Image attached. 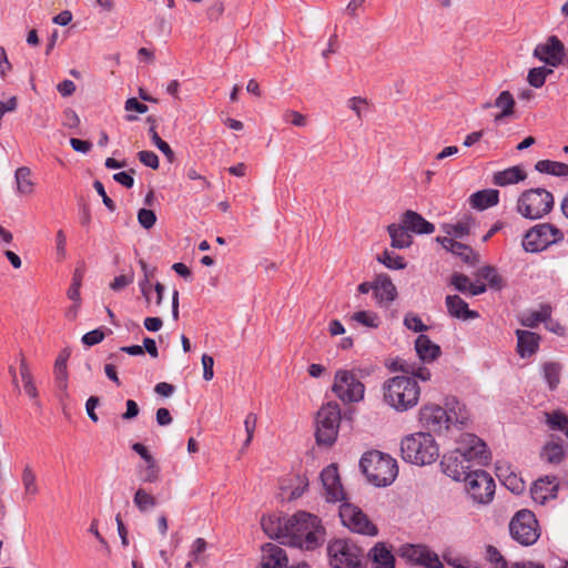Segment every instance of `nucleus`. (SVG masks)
<instances>
[{"label": "nucleus", "mask_w": 568, "mask_h": 568, "mask_svg": "<svg viewBox=\"0 0 568 568\" xmlns=\"http://www.w3.org/2000/svg\"><path fill=\"white\" fill-rule=\"evenodd\" d=\"M541 458L549 464H559L564 459L562 446L557 443H549L541 450Z\"/></svg>", "instance_id": "obj_38"}, {"label": "nucleus", "mask_w": 568, "mask_h": 568, "mask_svg": "<svg viewBox=\"0 0 568 568\" xmlns=\"http://www.w3.org/2000/svg\"><path fill=\"white\" fill-rule=\"evenodd\" d=\"M286 519L287 517H280L276 515L264 516L261 520V526L270 538L276 539L284 545Z\"/></svg>", "instance_id": "obj_20"}, {"label": "nucleus", "mask_w": 568, "mask_h": 568, "mask_svg": "<svg viewBox=\"0 0 568 568\" xmlns=\"http://www.w3.org/2000/svg\"><path fill=\"white\" fill-rule=\"evenodd\" d=\"M21 483L27 496L34 497L39 494L40 489L37 481V475L30 464L24 465L22 469Z\"/></svg>", "instance_id": "obj_35"}, {"label": "nucleus", "mask_w": 568, "mask_h": 568, "mask_svg": "<svg viewBox=\"0 0 568 568\" xmlns=\"http://www.w3.org/2000/svg\"><path fill=\"white\" fill-rule=\"evenodd\" d=\"M285 551L276 545L267 544L263 549V568H285L287 566Z\"/></svg>", "instance_id": "obj_25"}, {"label": "nucleus", "mask_w": 568, "mask_h": 568, "mask_svg": "<svg viewBox=\"0 0 568 568\" xmlns=\"http://www.w3.org/2000/svg\"><path fill=\"white\" fill-rule=\"evenodd\" d=\"M105 337L103 328H95L93 331H90L85 333L81 341L87 346H94L99 343H101Z\"/></svg>", "instance_id": "obj_54"}, {"label": "nucleus", "mask_w": 568, "mask_h": 568, "mask_svg": "<svg viewBox=\"0 0 568 568\" xmlns=\"http://www.w3.org/2000/svg\"><path fill=\"white\" fill-rule=\"evenodd\" d=\"M552 206V194L542 187L530 189L523 192L517 201L518 213L530 220L542 217L551 211Z\"/></svg>", "instance_id": "obj_7"}, {"label": "nucleus", "mask_w": 568, "mask_h": 568, "mask_svg": "<svg viewBox=\"0 0 568 568\" xmlns=\"http://www.w3.org/2000/svg\"><path fill=\"white\" fill-rule=\"evenodd\" d=\"M201 361L203 365V378L205 381H211L214 377V359L212 356L203 354Z\"/></svg>", "instance_id": "obj_60"}, {"label": "nucleus", "mask_w": 568, "mask_h": 568, "mask_svg": "<svg viewBox=\"0 0 568 568\" xmlns=\"http://www.w3.org/2000/svg\"><path fill=\"white\" fill-rule=\"evenodd\" d=\"M134 281V273L131 272L129 274L118 275L110 283V288L114 292H120L124 290L126 286L132 284Z\"/></svg>", "instance_id": "obj_53"}, {"label": "nucleus", "mask_w": 568, "mask_h": 568, "mask_svg": "<svg viewBox=\"0 0 568 568\" xmlns=\"http://www.w3.org/2000/svg\"><path fill=\"white\" fill-rule=\"evenodd\" d=\"M447 312L452 317L460 320L477 318L479 314L468 308V304L458 295H447L445 298Z\"/></svg>", "instance_id": "obj_23"}, {"label": "nucleus", "mask_w": 568, "mask_h": 568, "mask_svg": "<svg viewBox=\"0 0 568 568\" xmlns=\"http://www.w3.org/2000/svg\"><path fill=\"white\" fill-rule=\"evenodd\" d=\"M549 315H550V313L547 308H542L540 311H534V312L529 313L528 315H526L523 318L521 323L525 326L535 327L539 323L545 322Z\"/></svg>", "instance_id": "obj_48"}, {"label": "nucleus", "mask_w": 568, "mask_h": 568, "mask_svg": "<svg viewBox=\"0 0 568 568\" xmlns=\"http://www.w3.org/2000/svg\"><path fill=\"white\" fill-rule=\"evenodd\" d=\"M284 545L314 550L325 540V528L322 520L307 511H297L286 519Z\"/></svg>", "instance_id": "obj_2"}, {"label": "nucleus", "mask_w": 568, "mask_h": 568, "mask_svg": "<svg viewBox=\"0 0 568 568\" xmlns=\"http://www.w3.org/2000/svg\"><path fill=\"white\" fill-rule=\"evenodd\" d=\"M69 358V353L67 351L61 352L55 362H54V379L57 387L61 392H67L68 389V369L67 363Z\"/></svg>", "instance_id": "obj_30"}, {"label": "nucleus", "mask_w": 568, "mask_h": 568, "mask_svg": "<svg viewBox=\"0 0 568 568\" xmlns=\"http://www.w3.org/2000/svg\"><path fill=\"white\" fill-rule=\"evenodd\" d=\"M373 290L379 305L389 304L397 295L396 287L387 275H378Z\"/></svg>", "instance_id": "obj_21"}, {"label": "nucleus", "mask_w": 568, "mask_h": 568, "mask_svg": "<svg viewBox=\"0 0 568 568\" xmlns=\"http://www.w3.org/2000/svg\"><path fill=\"white\" fill-rule=\"evenodd\" d=\"M394 366V369L400 371L404 375H407L415 381L419 379L422 382H428L432 378L430 371L425 366H416L415 364H409L407 362H402L398 366L397 363H395Z\"/></svg>", "instance_id": "obj_33"}, {"label": "nucleus", "mask_w": 568, "mask_h": 568, "mask_svg": "<svg viewBox=\"0 0 568 568\" xmlns=\"http://www.w3.org/2000/svg\"><path fill=\"white\" fill-rule=\"evenodd\" d=\"M559 480L556 476L538 478L530 488L531 498L535 503L545 505L548 500L557 498Z\"/></svg>", "instance_id": "obj_16"}, {"label": "nucleus", "mask_w": 568, "mask_h": 568, "mask_svg": "<svg viewBox=\"0 0 568 568\" xmlns=\"http://www.w3.org/2000/svg\"><path fill=\"white\" fill-rule=\"evenodd\" d=\"M80 124V118L72 109H67L63 112V125L69 129H77Z\"/></svg>", "instance_id": "obj_61"}, {"label": "nucleus", "mask_w": 568, "mask_h": 568, "mask_svg": "<svg viewBox=\"0 0 568 568\" xmlns=\"http://www.w3.org/2000/svg\"><path fill=\"white\" fill-rule=\"evenodd\" d=\"M388 234L392 240V246L395 248H406L412 245V236L408 233L407 227L400 222V224H390L387 227Z\"/></svg>", "instance_id": "obj_29"}, {"label": "nucleus", "mask_w": 568, "mask_h": 568, "mask_svg": "<svg viewBox=\"0 0 568 568\" xmlns=\"http://www.w3.org/2000/svg\"><path fill=\"white\" fill-rule=\"evenodd\" d=\"M341 423V408L335 402L323 405L316 415V442L331 446L337 438Z\"/></svg>", "instance_id": "obj_8"}, {"label": "nucleus", "mask_w": 568, "mask_h": 568, "mask_svg": "<svg viewBox=\"0 0 568 568\" xmlns=\"http://www.w3.org/2000/svg\"><path fill=\"white\" fill-rule=\"evenodd\" d=\"M206 541L203 538H196L191 547L189 556L193 559L195 562L201 561V555L206 550Z\"/></svg>", "instance_id": "obj_57"}, {"label": "nucleus", "mask_w": 568, "mask_h": 568, "mask_svg": "<svg viewBox=\"0 0 568 568\" xmlns=\"http://www.w3.org/2000/svg\"><path fill=\"white\" fill-rule=\"evenodd\" d=\"M550 73H552V70L545 67L532 68L528 72L527 80L531 87L540 88L544 85L547 75Z\"/></svg>", "instance_id": "obj_43"}, {"label": "nucleus", "mask_w": 568, "mask_h": 568, "mask_svg": "<svg viewBox=\"0 0 568 568\" xmlns=\"http://www.w3.org/2000/svg\"><path fill=\"white\" fill-rule=\"evenodd\" d=\"M339 517L342 524L354 532L366 536H376L378 534L376 525L369 520L367 515L359 507L351 503L344 500L341 504Z\"/></svg>", "instance_id": "obj_13"}, {"label": "nucleus", "mask_w": 568, "mask_h": 568, "mask_svg": "<svg viewBox=\"0 0 568 568\" xmlns=\"http://www.w3.org/2000/svg\"><path fill=\"white\" fill-rule=\"evenodd\" d=\"M419 423L427 433L443 434L452 426H464L469 419V414L465 405L456 402V406L446 410L436 404H426L419 409Z\"/></svg>", "instance_id": "obj_3"}, {"label": "nucleus", "mask_w": 568, "mask_h": 568, "mask_svg": "<svg viewBox=\"0 0 568 568\" xmlns=\"http://www.w3.org/2000/svg\"><path fill=\"white\" fill-rule=\"evenodd\" d=\"M471 224L473 220L470 217H466L456 224L447 225L446 233L453 237L462 239L469 234Z\"/></svg>", "instance_id": "obj_42"}, {"label": "nucleus", "mask_w": 568, "mask_h": 568, "mask_svg": "<svg viewBox=\"0 0 568 568\" xmlns=\"http://www.w3.org/2000/svg\"><path fill=\"white\" fill-rule=\"evenodd\" d=\"M138 221L143 229L150 230L156 222V215L152 210L140 209L138 212Z\"/></svg>", "instance_id": "obj_52"}, {"label": "nucleus", "mask_w": 568, "mask_h": 568, "mask_svg": "<svg viewBox=\"0 0 568 568\" xmlns=\"http://www.w3.org/2000/svg\"><path fill=\"white\" fill-rule=\"evenodd\" d=\"M544 377L549 388L555 389L560 382V366L556 363H546L544 365Z\"/></svg>", "instance_id": "obj_44"}, {"label": "nucleus", "mask_w": 568, "mask_h": 568, "mask_svg": "<svg viewBox=\"0 0 568 568\" xmlns=\"http://www.w3.org/2000/svg\"><path fill=\"white\" fill-rule=\"evenodd\" d=\"M374 568H394L395 558L383 542L376 544L368 554Z\"/></svg>", "instance_id": "obj_27"}, {"label": "nucleus", "mask_w": 568, "mask_h": 568, "mask_svg": "<svg viewBox=\"0 0 568 568\" xmlns=\"http://www.w3.org/2000/svg\"><path fill=\"white\" fill-rule=\"evenodd\" d=\"M511 537L523 546L534 545L539 536L538 521L532 511L523 509L516 513L509 524Z\"/></svg>", "instance_id": "obj_12"}, {"label": "nucleus", "mask_w": 568, "mask_h": 568, "mask_svg": "<svg viewBox=\"0 0 568 568\" xmlns=\"http://www.w3.org/2000/svg\"><path fill=\"white\" fill-rule=\"evenodd\" d=\"M152 142L166 156L169 162H173L174 152L172 151L171 146L159 136L158 133H154V136H152Z\"/></svg>", "instance_id": "obj_59"}, {"label": "nucleus", "mask_w": 568, "mask_h": 568, "mask_svg": "<svg viewBox=\"0 0 568 568\" xmlns=\"http://www.w3.org/2000/svg\"><path fill=\"white\" fill-rule=\"evenodd\" d=\"M321 479L325 489L327 501L336 503L344 501L346 499L336 466L329 465L324 468L321 473Z\"/></svg>", "instance_id": "obj_17"}, {"label": "nucleus", "mask_w": 568, "mask_h": 568, "mask_svg": "<svg viewBox=\"0 0 568 568\" xmlns=\"http://www.w3.org/2000/svg\"><path fill=\"white\" fill-rule=\"evenodd\" d=\"M517 352L520 357H530L539 347V336L530 331L517 329Z\"/></svg>", "instance_id": "obj_24"}, {"label": "nucleus", "mask_w": 568, "mask_h": 568, "mask_svg": "<svg viewBox=\"0 0 568 568\" xmlns=\"http://www.w3.org/2000/svg\"><path fill=\"white\" fill-rule=\"evenodd\" d=\"M564 240L561 230L550 223L532 226L524 236L523 247L527 252L537 253Z\"/></svg>", "instance_id": "obj_10"}, {"label": "nucleus", "mask_w": 568, "mask_h": 568, "mask_svg": "<svg viewBox=\"0 0 568 568\" xmlns=\"http://www.w3.org/2000/svg\"><path fill=\"white\" fill-rule=\"evenodd\" d=\"M93 186L98 194L102 197L104 205L113 212L115 210V203L108 196L103 184L100 181H94Z\"/></svg>", "instance_id": "obj_62"}, {"label": "nucleus", "mask_w": 568, "mask_h": 568, "mask_svg": "<svg viewBox=\"0 0 568 568\" xmlns=\"http://www.w3.org/2000/svg\"><path fill=\"white\" fill-rule=\"evenodd\" d=\"M526 173L519 166H511L504 171L496 172L493 176V183L498 186L516 184L526 179Z\"/></svg>", "instance_id": "obj_28"}, {"label": "nucleus", "mask_w": 568, "mask_h": 568, "mask_svg": "<svg viewBox=\"0 0 568 568\" xmlns=\"http://www.w3.org/2000/svg\"><path fill=\"white\" fill-rule=\"evenodd\" d=\"M256 423H257V416L254 413H248L244 419V428H245V433H246V439L243 443L242 449H245L250 446V444L253 439V436H254Z\"/></svg>", "instance_id": "obj_49"}, {"label": "nucleus", "mask_w": 568, "mask_h": 568, "mask_svg": "<svg viewBox=\"0 0 568 568\" xmlns=\"http://www.w3.org/2000/svg\"><path fill=\"white\" fill-rule=\"evenodd\" d=\"M328 556L333 568H362L364 555L353 541L336 539L328 545Z\"/></svg>", "instance_id": "obj_11"}, {"label": "nucleus", "mask_w": 568, "mask_h": 568, "mask_svg": "<svg viewBox=\"0 0 568 568\" xmlns=\"http://www.w3.org/2000/svg\"><path fill=\"white\" fill-rule=\"evenodd\" d=\"M478 276L488 281L490 287L499 290L503 286V280L495 267L484 266L479 268Z\"/></svg>", "instance_id": "obj_45"}, {"label": "nucleus", "mask_w": 568, "mask_h": 568, "mask_svg": "<svg viewBox=\"0 0 568 568\" xmlns=\"http://www.w3.org/2000/svg\"><path fill=\"white\" fill-rule=\"evenodd\" d=\"M384 402L403 413L414 408L420 396L418 382L407 375H398L386 379L382 387Z\"/></svg>", "instance_id": "obj_4"}, {"label": "nucleus", "mask_w": 568, "mask_h": 568, "mask_svg": "<svg viewBox=\"0 0 568 568\" xmlns=\"http://www.w3.org/2000/svg\"><path fill=\"white\" fill-rule=\"evenodd\" d=\"M449 252L458 255L464 262L474 264L478 261V255L474 252V250L460 242H457Z\"/></svg>", "instance_id": "obj_46"}, {"label": "nucleus", "mask_w": 568, "mask_h": 568, "mask_svg": "<svg viewBox=\"0 0 568 568\" xmlns=\"http://www.w3.org/2000/svg\"><path fill=\"white\" fill-rule=\"evenodd\" d=\"M332 390L345 404L358 403L364 398L365 386L354 371L338 369Z\"/></svg>", "instance_id": "obj_9"}, {"label": "nucleus", "mask_w": 568, "mask_h": 568, "mask_svg": "<svg viewBox=\"0 0 568 568\" xmlns=\"http://www.w3.org/2000/svg\"><path fill=\"white\" fill-rule=\"evenodd\" d=\"M347 106L356 114L358 119H362L363 114L368 108V101L362 97H353L347 100Z\"/></svg>", "instance_id": "obj_51"}, {"label": "nucleus", "mask_w": 568, "mask_h": 568, "mask_svg": "<svg viewBox=\"0 0 568 568\" xmlns=\"http://www.w3.org/2000/svg\"><path fill=\"white\" fill-rule=\"evenodd\" d=\"M494 105L500 109V112L494 116L496 123L500 122L505 116H509L514 113L515 99L509 91H503L496 98Z\"/></svg>", "instance_id": "obj_31"}, {"label": "nucleus", "mask_w": 568, "mask_h": 568, "mask_svg": "<svg viewBox=\"0 0 568 568\" xmlns=\"http://www.w3.org/2000/svg\"><path fill=\"white\" fill-rule=\"evenodd\" d=\"M400 453L405 462L418 466L433 464L439 456L433 435L424 432L405 436L400 443Z\"/></svg>", "instance_id": "obj_5"}, {"label": "nucleus", "mask_w": 568, "mask_h": 568, "mask_svg": "<svg viewBox=\"0 0 568 568\" xmlns=\"http://www.w3.org/2000/svg\"><path fill=\"white\" fill-rule=\"evenodd\" d=\"M359 466L368 481L376 487L390 485L398 474V466L394 458L378 450L364 454Z\"/></svg>", "instance_id": "obj_6"}, {"label": "nucleus", "mask_w": 568, "mask_h": 568, "mask_svg": "<svg viewBox=\"0 0 568 568\" xmlns=\"http://www.w3.org/2000/svg\"><path fill=\"white\" fill-rule=\"evenodd\" d=\"M415 351L418 358L424 363L434 362L442 354L439 345L432 342L430 338L424 334H420L416 338Z\"/></svg>", "instance_id": "obj_22"}, {"label": "nucleus", "mask_w": 568, "mask_h": 568, "mask_svg": "<svg viewBox=\"0 0 568 568\" xmlns=\"http://www.w3.org/2000/svg\"><path fill=\"white\" fill-rule=\"evenodd\" d=\"M400 222L409 232L416 234H432L435 231L433 223L426 221L419 213L407 210L400 217Z\"/></svg>", "instance_id": "obj_18"}, {"label": "nucleus", "mask_w": 568, "mask_h": 568, "mask_svg": "<svg viewBox=\"0 0 568 568\" xmlns=\"http://www.w3.org/2000/svg\"><path fill=\"white\" fill-rule=\"evenodd\" d=\"M133 503L141 513H145L156 506V498L143 488H139L133 497Z\"/></svg>", "instance_id": "obj_37"}, {"label": "nucleus", "mask_w": 568, "mask_h": 568, "mask_svg": "<svg viewBox=\"0 0 568 568\" xmlns=\"http://www.w3.org/2000/svg\"><path fill=\"white\" fill-rule=\"evenodd\" d=\"M284 119L285 121L291 122L295 126H304L306 124L305 116L297 111H286L284 114Z\"/></svg>", "instance_id": "obj_63"}, {"label": "nucleus", "mask_w": 568, "mask_h": 568, "mask_svg": "<svg viewBox=\"0 0 568 568\" xmlns=\"http://www.w3.org/2000/svg\"><path fill=\"white\" fill-rule=\"evenodd\" d=\"M55 252L59 261L67 256V236L63 230H59L55 235Z\"/></svg>", "instance_id": "obj_56"}, {"label": "nucleus", "mask_w": 568, "mask_h": 568, "mask_svg": "<svg viewBox=\"0 0 568 568\" xmlns=\"http://www.w3.org/2000/svg\"><path fill=\"white\" fill-rule=\"evenodd\" d=\"M352 321L371 328H377L381 324L376 313L369 311H359L352 315Z\"/></svg>", "instance_id": "obj_41"}, {"label": "nucleus", "mask_w": 568, "mask_h": 568, "mask_svg": "<svg viewBox=\"0 0 568 568\" xmlns=\"http://www.w3.org/2000/svg\"><path fill=\"white\" fill-rule=\"evenodd\" d=\"M497 476L504 479V485L515 494H519L524 490L525 484L516 474H508V468L503 466L496 467Z\"/></svg>", "instance_id": "obj_36"}, {"label": "nucleus", "mask_w": 568, "mask_h": 568, "mask_svg": "<svg viewBox=\"0 0 568 568\" xmlns=\"http://www.w3.org/2000/svg\"><path fill=\"white\" fill-rule=\"evenodd\" d=\"M462 480L466 483L469 496L478 504H488L495 494V481L493 477L483 469H475Z\"/></svg>", "instance_id": "obj_14"}, {"label": "nucleus", "mask_w": 568, "mask_h": 568, "mask_svg": "<svg viewBox=\"0 0 568 568\" xmlns=\"http://www.w3.org/2000/svg\"><path fill=\"white\" fill-rule=\"evenodd\" d=\"M535 169L540 173L555 176H568V164L550 160H540L536 163Z\"/></svg>", "instance_id": "obj_34"}, {"label": "nucleus", "mask_w": 568, "mask_h": 568, "mask_svg": "<svg viewBox=\"0 0 568 568\" xmlns=\"http://www.w3.org/2000/svg\"><path fill=\"white\" fill-rule=\"evenodd\" d=\"M377 261L390 270H403L406 267V262L403 256L387 250L378 255Z\"/></svg>", "instance_id": "obj_39"}, {"label": "nucleus", "mask_w": 568, "mask_h": 568, "mask_svg": "<svg viewBox=\"0 0 568 568\" xmlns=\"http://www.w3.org/2000/svg\"><path fill=\"white\" fill-rule=\"evenodd\" d=\"M31 175V170L28 166H20L16 170L14 179L18 193L23 195L33 193L34 182L32 181Z\"/></svg>", "instance_id": "obj_32"}, {"label": "nucleus", "mask_w": 568, "mask_h": 568, "mask_svg": "<svg viewBox=\"0 0 568 568\" xmlns=\"http://www.w3.org/2000/svg\"><path fill=\"white\" fill-rule=\"evenodd\" d=\"M534 57L546 64L557 68L565 59V45L556 36H550L542 43L536 45Z\"/></svg>", "instance_id": "obj_15"}, {"label": "nucleus", "mask_w": 568, "mask_h": 568, "mask_svg": "<svg viewBox=\"0 0 568 568\" xmlns=\"http://www.w3.org/2000/svg\"><path fill=\"white\" fill-rule=\"evenodd\" d=\"M138 158L140 162L143 163L145 166H149L153 170H156L159 168V158L152 151H140L138 153Z\"/></svg>", "instance_id": "obj_58"}, {"label": "nucleus", "mask_w": 568, "mask_h": 568, "mask_svg": "<svg viewBox=\"0 0 568 568\" xmlns=\"http://www.w3.org/2000/svg\"><path fill=\"white\" fill-rule=\"evenodd\" d=\"M145 467H139L142 483L153 484L160 479V466L156 460L145 463Z\"/></svg>", "instance_id": "obj_40"}, {"label": "nucleus", "mask_w": 568, "mask_h": 568, "mask_svg": "<svg viewBox=\"0 0 568 568\" xmlns=\"http://www.w3.org/2000/svg\"><path fill=\"white\" fill-rule=\"evenodd\" d=\"M98 405H99V398L97 396L89 397L85 403V409H87L88 416L93 423H97L99 420V417L95 413V408L98 407Z\"/></svg>", "instance_id": "obj_64"}, {"label": "nucleus", "mask_w": 568, "mask_h": 568, "mask_svg": "<svg viewBox=\"0 0 568 568\" xmlns=\"http://www.w3.org/2000/svg\"><path fill=\"white\" fill-rule=\"evenodd\" d=\"M490 458L486 444L474 434H463L457 447L444 454L440 466L454 480H462L475 465H486Z\"/></svg>", "instance_id": "obj_1"}, {"label": "nucleus", "mask_w": 568, "mask_h": 568, "mask_svg": "<svg viewBox=\"0 0 568 568\" xmlns=\"http://www.w3.org/2000/svg\"><path fill=\"white\" fill-rule=\"evenodd\" d=\"M450 284L458 292H462V293L469 292L470 281H469L468 276H466L464 274H459V273L453 274L452 278H450Z\"/></svg>", "instance_id": "obj_55"}, {"label": "nucleus", "mask_w": 568, "mask_h": 568, "mask_svg": "<svg viewBox=\"0 0 568 568\" xmlns=\"http://www.w3.org/2000/svg\"><path fill=\"white\" fill-rule=\"evenodd\" d=\"M499 201V192L495 189H486L473 193L469 197V204L471 207L477 210H486L496 204Z\"/></svg>", "instance_id": "obj_26"}, {"label": "nucleus", "mask_w": 568, "mask_h": 568, "mask_svg": "<svg viewBox=\"0 0 568 568\" xmlns=\"http://www.w3.org/2000/svg\"><path fill=\"white\" fill-rule=\"evenodd\" d=\"M408 557L415 564L426 568H444L437 554L425 546H413L409 549Z\"/></svg>", "instance_id": "obj_19"}, {"label": "nucleus", "mask_w": 568, "mask_h": 568, "mask_svg": "<svg viewBox=\"0 0 568 568\" xmlns=\"http://www.w3.org/2000/svg\"><path fill=\"white\" fill-rule=\"evenodd\" d=\"M404 325L416 333H422L428 329V327L423 323L420 317L416 314L408 313L404 317Z\"/></svg>", "instance_id": "obj_50"}, {"label": "nucleus", "mask_w": 568, "mask_h": 568, "mask_svg": "<svg viewBox=\"0 0 568 568\" xmlns=\"http://www.w3.org/2000/svg\"><path fill=\"white\" fill-rule=\"evenodd\" d=\"M547 424L551 429L564 430L568 427V416L562 412L556 410L552 413L546 414Z\"/></svg>", "instance_id": "obj_47"}]
</instances>
